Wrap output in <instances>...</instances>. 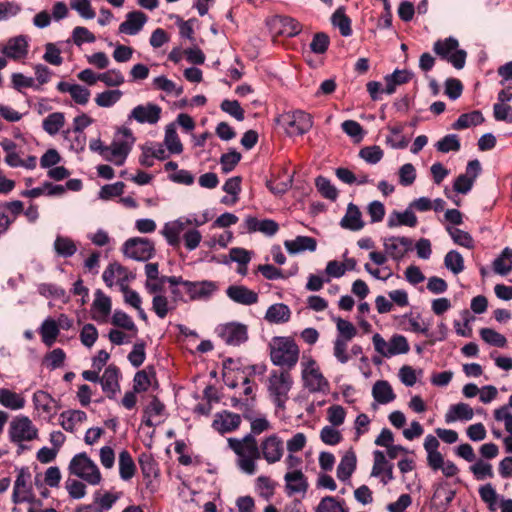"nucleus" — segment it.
I'll return each instance as SVG.
<instances>
[{"label":"nucleus","instance_id":"nucleus-5","mask_svg":"<svg viewBox=\"0 0 512 512\" xmlns=\"http://www.w3.org/2000/svg\"><path fill=\"white\" fill-rule=\"evenodd\" d=\"M68 469L70 474L91 486H97L102 481L99 467L85 452L74 455Z\"/></svg>","mask_w":512,"mask_h":512},{"label":"nucleus","instance_id":"nucleus-55","mask_svg":"<svg viewBox=\"0 0 512 512\" xmlns=\"http://www.w3.org/2000/svg\"><path fill=\"white\" fill-rule=\"evenodd\" d=\"M333 320L338 332L336 339L351 341L357 335V328L350 321L341 317H334Z\"/></svg>","mask_w":512,"mask_h":512},{"label":"nucleus","instance_id":"nucleus-40","mask_svg":"<svg viewBox=\"0 0 512 512\" xmlns=\"http://www.w3.org/2000/svg\"><path fill=\"white\" fill-rule=\"evenodd\" d=\"M372 396L378 404H388L395 400L396 395L390 383L386 380H378L372 387Z\"/></svg>","mask_w":512,"mask_h":512},{"label":"nucleus","instance_id":"nucleus-4","mask_svg":"<svg viewBox=\"0 0 512 512\" xmlns=\"http://www.w3.org/2000/svg\"><path fill=\"white\" fill-rule=\"evenodd\" d=\"M135 143V137L128 127H121L115 133V136L107 149L104 150V160L113 163L116 166H122L130 154Z\"/></svg>","mask_w":512,"mask_h":512},{"label":"nucleus","instance_id":"nucleus-58","mask_svg":"<svg viewBox=\"0 0 512 512\" xmlns=\"http://www.w3.org/2000/svg\"><path fill=\"white\" fill-rule=\"evenodd\" d=\"M315 186L319 193L326 199L335 201L338 197V190L337 188L332 184V182L324 177V176H318L315 179Z\"/></svg>","mask_w":512,"mask_h":512},{"label":"nucleus","instance_id":"nucleus-12","mask_svg":"<svg viewBox=\"0 0 512 512\" xmlns=\"http://www.w3.org/2000/svg\"><path fill=\"white\" fill-rule=\"evenodd\" d=\"M122 252L124 256L135 261H148L155 254V246L147 238L133 237L124 242Z\"/></svg>","mask_w":512,"mask_h":512},{"label":"nucleus","instance_id":"nucleus-39","mask_svg":"<svg viewBox=\"0 0 512 512\" xmlns=\"http://www.w3.org/2000/svg\"><path fill=\"white\" fill-rule=\"evenodd\" d=\"M291 310L284 303H275L268 307L265 320L272 324H283L290 320Z\"/></svg>","mask_w":512,"mask_h":512},{"label":"nucleus","instance_id":"nucleus-10","mask_svg":"<svg viewBox=\"0 0 512 512\" xmlns=\"http://www.w3.org/2000/svg\"><path fill=\"white\" fill-rule=\"evenodd\" d=\"M301 365L303 385L308 391L325 393L329 390V382L321 373L314 359L303 360Z\"/></svg>","mask_w":512,"mask_h":512},{"label":"nucleus","instance_id":"nucleus-17","mask_svg":"<svg viewBox=\"0 0 512 512\" xmlns=\"http://www.w3.org/2000/svg\"><path fill=\"white\" fill-rule=\"evenodd\" d=\"M134 277L132 272L117 262L109 264L102 275L103 281L108 287L118 284L120 289L127 287Z\"/></svg>","mask_w":512,"mask_h":512},{"label":"nucleus","instance_id":"nucleus-34","mask_svg":"<svg viewBox=\"0 0 512 512\" xmlns=\"http://www.w3.org/2000/svg\"><path fill=\"white\" fill-rule=\"evenodd\" d=\"M418 223L417 216L412 208L408 206L404 211H392L387 220L389 228H396L400 226L415 227Z\"/></svg>","mask_w":512,"mask_h":512},{"label":"nucleus","instance_id":"nucleus-37","mask_svg":"<svg viewBox=\"0 0 512 512\" xmlns=\"http://www.w3.org/2000/svg\"><path fill=\"white\" fill-rule=\"evenodd\" d=\"M284 246L289 254L295 255L304 251L314 252L317 242L310 236H297L295 239L285 240Z\"/></svg>","mask_w":512,"mask_h":512},{"label":"nucleus","instance_id":"nucleus-18","mask_svg":"<svg viewBox=\"0 0 512 512\" xmlns=\"http://www.w3.org/2000/svg\"><path fill=\"white\" fill-rule=\"evenodd\" d=\"M259 450L260 457L262 456L268 464H275L283 457L284 443L278 435L272 434L263 439Z\"/></svg>","mask_w":512,"mask_h":512},{"label":"nucleus","instance_id":"nucleus-62","mask_svg":"<svg viewBox=\"0 0 512 512\" xmlns=\"http://www.w3.org/2000/svg\"><path fill=\"white\" fill-rule=\"evenodd\" d=\"M111 323L116 327H120L132 332H137V327L132 318L122 310L114 311Z\"/></svg>","mask_w":512,"mask_h":512},{"label":"nucleus","instance_id":"nucleus-54","mask_svg":"<svg viewBox=\"0 0 512 512\" xmlns=\"http://www.w3.org/2000/svg\"><path fill=\"white\" fill-rule=\"evenodd\" d=\"M123 96V92L119 89L105 90L95 96V103L102 108L113 107Z\"/></svg>","mask_w":512,"mask_h":512},{"label":"nucleus","instance_id":"nucleus-26","mask_svg":"<svg viewBox=\"0 0 512 512\" xmlns=\"http://www.w3.org/2000/svg\"><path fill=\"white\" fill-rule=\"evenodd\" d=\"M28 39L24 35L12 37L1 48L2 54L13 60L25 58L28 54Z\"/></svg>","mask_w":512,"mask_h":512},{"label":"nucleus","instance_id":"nucleus-52","mask_svg":"<svg viewBox=\"0 0 512 512\" xmlns=\"http://www.w3.org/2000/svg\"><path fill=\"white\" fill-rule=\"evenodd\" d=\"M444 266L454 275H458L465 269L464 258L457 250H450L444 257Z\"/></svg>","mask_w":512,"mask_h":512},{"label":"nucleus","instance_id":"nucleus-50","mask_svg":"<svg viewBox=\"0 0 512 512\" xmlns=\"http://www.w3.org/2000/svg\"><path fill=\"white\" fill-rule=\"evenodd\" d=\"M484 122V117L480 111H472L464 113L453 123L452 127L455 130H462L471 126H477Z\"/></svg>","mask_w":512,"mask_h":512},{"label":"nucleus","instance_id":"nucleus-42","mask_svg":"<svg viewBox=\"0 0 512 512\" xmlns=\"http://www.w3.org/2000/svg\"><path fill=\"white\" fill-rule=\"evenodd\" d=\"M56 324L57 322L54 318L47 317L43 320L38 329L42 342L48 347H51L56 342L60 333Z\"/></svg>","mask_w":512,"mask_h":512},{"label":"nucleus","instance_id":"nucleus-49","mask_svg":"<svg viewBox=\"0 0 512 512\" xmlns=\"http://www.w3.org/2000/svg\"><path fill=\"white\" fill-rule=\"evenodd\" d=\"M65 125V116L62 112H53L43 119L42 128L50 136L58 134Z\"/></svg>","mask_w":512,"mask_h":512},{"label":"nucleus","instance_id":"nucleus-8","mask_svg":"<svg viewBox=\"0 0 512 512\" xmlns=\"http://www.w3.org/2000/svg\"><path fill=\"white\" fill-rule=\"evenodd\" d=\"M285 133L290 136H302L313 126L312 116L300 109L289 111L281 116Z\"/></svg>","mask_w":512,"mask_h":512},{"label":"nucleus","instance_id":"nucleus-27","mask_svg":"<svg viewBox=\"0 0 512 512\" xmlns=\"http://www.w3.org/2000/svg\"><path fill=\"white\" fill-rule=\"evenodd\" d=\"M244 227L248 233L260 232L266 236H274L278 230L279 225L272 219H257L253 216H247L244 220Z\"/></svg>","mask_w":512,"mask_h":512},{"label":"nucleus","instance_id":"nucleus-36","mask_svg":"<svg viewBox=\"0 0 512 512\" xmlns=\"http://www.w3.org/2000/svg\"><path fill=\"white\" fill-rule=\"evenodd\" d=\"M340 226L350 231H359L364 227L362 213L358 206L349 203L345 215L340 221Z\"/></svg>","mask_w":512,"mask_h":512},{"label":"nucleus","instance_id":"nucleus-11","mask_svg":"<svg viewBox=\"0 0 512 512\" xmlns=\"http://www.w3.org/2000/svg\"><path fill=\"white\" fill-rule=\"evenodd\" d=\"M375 350L386 358L395 355L406 354L409 352V343L403 335H393L389 341H386L380 334L376 333L372 338Z\"/></svg>","mask_w":512,"mask_h":512},{"label":"nucleus","instance_id":"nucleus-30","mask_svg":"<svg viewBox=\"0 0 512 512\" xmlns=\"http://www.w3.org/2000/svg\"><path fill=\"white\" fill-rule=\"evenodd\" d=\"M148 18L141 11H132L126 14L125 21L119 25V33L137 35L146 24Z\"/></svg>","mask_w":512,"mask_h":512},{"label":"nucleus","instance_id":"nucleus-64","mask_svg":"<svg viewBox=\"0 0 512 512\" xmlns=\"http://www.w3.org/2000/svg\"><path fill=\"white\" fill-rule=\"evenodd\" d=\"M256 490L260 497L269 500L275 490V483L267 476H259L256 479Z\"/></svg>","mask_w":512,"mask_h":512},{"label":"nucleus","instance_id":"nucleus-61","mask_svg":"<svg viewBox=\"0 0 512 512\" xmlns=\"http://www.w3.org/2000/svg\"><path fill=\"white\" fill-rule=\"evenodd\" d=\"M332 23L339 28L342 36L349 37L352 34L351 20L341 9L336 10L332 15Z\"/></svg>","mask_w":512,"mask_h":512},{"label":"nucleus","instance_id":"nucleus-28","mask_svg":"<svg viewBox=\"0 0 512 512\" xmlns=\"http://www.w3.org/2000/svg\"><path fill=\"white\" fill-rule=\"evenodd\" d=\"M119 377V369L114 365L108 366L100 377L102 390L110 399H115L120 390Z\"/></svg>","mask_w":512,"mask_h":512},{"label":"nucleus","instance_id":"nucleus-35","mask_svg":"<svg viewBox=\"0 0 512 512\" xmlns=\"http://www.w3.org/2000/svg\"><path fill=\"white\" fill-rule=\"evenodd\" d=\"M87 420V414L82 410H66L59 415V424L67 431L73 433L78 426Z\"/></svg>","mask_w":512,"mask_h":512},{"label":"nucleus","instance_id":"nucleus-38","mask_svg":"<svg viewBox=\"0 0 512 512\" xmlns=\"http://www.w3.org/2000/svg\"><path fill=\"white\" fill-rule=\"evenodd\" d=\"M165 406L157 398L153 397L149 404L144 409V420L146 426L153 427L159 424L164 415Z\"/></svg>","mask_w":512,"mask_h":512},{"label":"nucleus","instance_id":"nucleus-13","mask_svg":"<svg viewBox=\"0 0 512 512\" xmlns=\"http://www.w3.org/2000/svg\"><path fill=\"white\" fill-rule=\"evenodd\" d=\"M34 499L33 489L31 485V473L27 467H21L17 471L14 482L12 502L20 504L24 502H32Z\"/></svg>","mask_w":512,"mask_h":512},{"label":"nucleus","instance_id":"nucleus-9","mask_svg":"<svg viewBox=\"0 0 512 512\" xmlns=\"http://www.w3.org/2000/svg\"><path fill=\"white\" fill-rule=\"evenodd\" d=\"M186 225L199 227L202 226L203 223L201 217L193 213L164 224L161 234L169 246L176 247L180 244L181 233L184 231Z\"/></svg>","mask_w":512,"mask_h":512},{"label":"nucleus","instance_id":"nucleus-29","mask_svg":"<svg viewBox=\"0 0 512 512\" xmlns=\"http://www.w3.org/2000/svg\"><path fill=\"white\" fill-rule=\"evenodd\" d=\"M226 295L233 302L245 306L258 302V294L244 285H230L226 289Z\"/></svg>","mask_w":512,"mask_h":512},{"label":"nucleus","instance_id":"nucleus-53","mask_svg":"<svg viewBox=\"0 0 512 512\" xmlns=\"http://www.w3.org/2000/svg\"><path fill=\"white\" fill-rule=\"evenodd\" d=\"M279 33L286 37H294L302 31V25L296 19L282 16L278 19Z\"/></svg>","mask_w":512,"mask_h":512},{"label":"nucleus","instance_id":"nucleus-16","mask_svg":"<svg viewBox=\"0 0 512 512\" xmlns=\"http://www.w3.org/2000/svg\"><path fill=\"white\" fill-rule=\"evenodd\" d=\"M23 212V202L20 200L0 203V238L8 233L13 223Z\"/></svg>","mask_w":512,"mask_h":512},{"label":"nucleus","instance_id":"nucleus-7","mask_svg":"<svg viewBox=\"0 0 512 512\" xmlns=\"http://www.w3.org/2000/svg\"><path fill=\"white\" fill-rule=\"evenodd\" d=\"M228 447L236 455V465L238 469L247 475H254L257 472V460L260 459L259 448L243 446L237 441V438L227 439Z\"/></svg>","mask_w":512,"mask_h":512},{"label":"nucleus","instance_id":"nucleus-25","mask_svg":"<svg viewBox=\"0 0 512 512\" xmlns=\"http://www.w3.org/2000/svg\"><path fill=\"white\" fill-rule=\"evenodd\" d=\"M455 497V490H453L449 483L441 481L434 485V493L432 496V506L438 512H445L450 503Z\"/></svg>","mask_w":512,"mask_h":512},{"label":"nucleus","instance_id":"nucleus-33","mask_svg":"<svg viewBox=\"0 0 512 512\" xmlns=\"http://www.w3.org/2000/svg\"><path fill=\"white\" fill-rule=\"evenodd\" d=\"M474 417L473 408L464 402H459L449 406L445 414V422L447 424L454 423L457 421H470Z\"/></svg>","mask_w":512,"mask_h":512},{"label":"nucleus","instance_id":"nucleus-6","mask_svg":"<svg viewBox=\"0 0 512 512\" xmlns=\"http://www.w3.org/2000/svg\"><path fill=\"white\" fill-rule=\"evenodd\" d=\"M434 53L441 59L446 60L455 69H462L465 66L467 52L459 48V42L456 38L450 36L445 39L437 40L433 45Z\"/></svg>","mask_w":512,"mask_h":512},{"label":"nucleus","instance_id":"nucleus-57","mask_svg":"<svg viewBox=\"0 0 512 512\" xmlns=\"http://www.w3.org/2000/svg\"><path fill=\"white\" fill-rule=\"evenodd\" d=\"M121 496V492H105L102 495L96 493L94 496V503L98 509H101L102 512H106L114 506Z\"/></svg>","mask_w":512,"mask_h":512},{"label":"nucleus","instance_id":"nucleus-3","mask_svg":"<svg viewBox=\"0 0 512 512\" xmlns=\"http://www.w3.org/2000/svg\"><path fill=\"white\" fill-rule=\"evenodd\" d=\"M38 437L39 430L28 416L18 415L10 421L8 439L17 447L18 454L29 448L26 443L32 442Z\"/></svg>","mask_w":512,"mask_h":512},{"label":"nucleus","instance_id":"nucleus-59","mask_svg":"<svg viewBox=\"0 0 512 512\" xmlns=\"http://www.w3.org/2000/svg\"><path fill=\"white\" fill-rule=\"evenodd\" d=\"M480 337L484 342L495 347L504 348L507 345L506 337L491 328H482Z\"/></svg>","mask_w":512,"mask_h":512},{"label":"nucleus","instance_id":"nucleus-47","mask_svg":"<svg viewBox=\"0 0 512 512\" xmlns=\"http://www.w3.org/2000/svg\"><path fill=\"white\" fill-rule=\"evenodd\" d=\"M315 512H349V509L343 499L334 496H325L315 507Z\"/></svg>","mask_w":512,"mask_h":512},{"label":"nucleus","instance_id":"nucleus-32","mask_svg":"<svg viewBox=\"0 0 512 512\" xmlns=\"http://www.w3.org/2000/svg\"><path fill=\"white\" fill-rule=\"evenodd\" d=\"M57 90L61 93H69L73 101L82 106H85L89 102L91 95L88 88L65 81H61L57 84Z\"/></svg>","mask_w":512,"mask_h":512},{"label":"nucleus","instance_id":"nucleus-44","mask_svg":"<svg viewBox=\"0 0 512 512\" xmlns=\"http://www.w3.org/2000/svg\"><path fill=\"white\" fill-rule=\"evenodd\" d=\"M119 476L123 481L131 480L136 472L135 462L127 450H122L118 456Z\"/></svg>","mask_w":512,"mask_h":512},{"label":"nucleus","instance_id":"nucleus-19","mask_svg":"<svg viewBox=\"0 0 512 512\" xmlns=\"http://www.w3.org/2000/svg\"><path fill=\"white\" fill-rule=\"evenodd\" d=\"M162 109L154 103L137 105L128 115V121L135 120L140 124L155 125L161 118Z\"/></svg>","mask_w":512,"mask_h":512},{"label":"nucleus","instance_id":"nucleus-1","mask_svg":"<svg viewBox=\"0 0 512 512\" xmlns=\"http://www.w3.org/2000/svg\"><path fill=\"white\" fill-rule=\"evenodd\" d=\"M293 384L290 370L273 369L269 372L266 379L267 393L278 410H285Z\"/></svg>","mask_w":512,"mask_h":512},{"label":"nucleus","instance_id":"nucleus-2","mask_svg":"<svg viewBox=\"0 0 512 512\" xmlns=\"http://www.w3.org/2000/svg\"><path fill=\"white\" fill-rule=\"evenodd\" d=\"M300 350L291 337L275 336L269 343L271 362L279 369L291 370L299 360Z\"/></svg>","mask_w":512,"mask_h":512},{"label":"nucleus","instance_id":"nucleus-15","mask_svg":"<svg viewBox=\"0 0 512 512\" xmlns=\"http://www.w3.org/2000/svg\"><path fill=\"white\" fill-rule=\"evenodd\" d=\"M384 251L389 258L396 262L403 260L405 255L412 250L413 241L405 236H389L383 238Z\"/></svg>","mask_w":512,"mask_h":512},{"label":"nucleus","instance_id":"nucleus-31","mask_svg":"<svg viewBox=\"0 0 512 512\" xmlns=\"http://www.w3.org/2000/svg\"><path fill=\"white\" fill-rule=\"evenodd\" d=\"M111 308L110 297L105 295L101 290H97L91 308L92 318L99 323L106 322L111 313Z\"/></svg>","mask_w":512,"mask_h":512},{"label":"nucleus","instance_id":"nucleus-20","mask_svg":"<svg viewBox=\"0 0 512 512\" xmlns=\"http://www.w3.org/2000/svg\"><path fill=\"white\" fill-rule=\"evenodd\" d=\"M216 290V283L210 280H186L184 283V291L188 295L187 301L207 300L216 292Z\"/></svg>","mask_w":512,"mask_h":512},{"label":"nucleus","instance_id":"nucleus-60","mask_svg":"<svg viewBox=\"0 0 512 512\" xmlns=\"http://www.w3.org/2000/svg\"><path fill=\"white\" fill-rule=\"evenodd\" d=\"M447 232L457 245L463 246L467 249H472L474 247V240L468 232L455 227H447Z\"/></svg>","mask_w":512,"mask_h":512},{"label":"nucleus","instance_id":"nucleus-14","mask_svg":"<svg viewBox=\"0 0 512 512\" xmlns=\"http://www.w3.org/2000/svg\"><path fill=\"white\" fill-rule=\"evenodd\" d=\"M216 333L229 346H239L248 340L247 326L238 322L221 324L217 326Z\"/></svg>","mask_w":512,"mask_h":512},{"label":"nucleus","instance_id":"nucleus-43","mask_svg":"<svg viewBox=\"0 0 512 512\" xmlns=\"http://www.w3.org/2000/svg\"><path fill=\"white\" fill-rule=\"evenodd\" d=\"M356 463L355 453L352 451L346 452L337 466V478L342 482L348 481L356 469Z\"/></svg>","mask_w":512,"mask_h":512},{"label":"nucleus","instance_id":"nucleus-41","mask_svg":"<svg viewBox=\"0 0 512 512\" xmlns=\"http://www.w3.org/2000/svg\"><path fill=\"white\" fill-rule=\"evenodd\" d=\"M0 404L12 411L21 410L26 405L24 396L7 388L0 389Z\"/></svg>","mask_w":512,"mask_h":512},{"label":"nucleus","instance_id":"nucleus-23","mask_svg":"<svg viewBox=\"0 0 512 512\" xmlns=\"http://www.w3.org/2000/svg\"><path fill=\"white\" fill-rule=\"evenodd\" d=\"M241 422L242 418L239 414L223 410L215 414L212 427L215 431L224 435L236 431Z\"/></svg>","mask_w":512,"mask_h":512},{"label":"nucleus","instance_id":"nucleus-51","mask_svg":"<svg viewBox=\"0 0 512 512\" xmlns=\"http://www.w3.org/2000/svg\"><path fill=\"white\" fill-rule=\"evenodd\" d=\"M390 134L386 137V143L393 149H404L408 145V139L403 135L402 124L388 127Z\"/></svg>","mask_w":512,"mask_h":512},{"label":"nucleus","instance_id":"nucleus-46","mask_svg":"<svg viewBox=\"0 0 512 512\" xmlns=\"http://www.w3.org/2000/svg\"><path fill=\"white\" fill-rule=\"evenodd\" d=\"M164 145L170 154L183 152V145L177 134L175 123H170L165 127Z\"/></svg>","mask_w":512,"mask_h":512},{"label":"nucleus","instance_id":"nucleus-24","mask_svg":"<svg viewBox=\"0 0 512 512\" xmlns=\"http://www.w3.org/2000/svg\"><path fill=\"white\" fill-rule=\"evenodd\" d=\"M373 458L371 476L379 478L383 485H387L394 479L393 464L387 461L384 452L380 450L373 452Z\"/></svg>","mask_w":512,"mask_h":512},{"label":"nucleus","instance_id":"nucleus-22","mask_svg":"<svg viewBox=\"0 0 512 512\" xmlns=\"http://www.w3.org/2000/svg\"><path fill=\"white\" fill-rule=\"evenodd\" d=\"M285 493L287 496L306 495L309 489V482L302 470L287 471L284 475Z\"/></svg>","mask_w":512,"mask_h":512},{"label":"nucleus","instance_id":"nucleus-63","mask_svg":"<svg viewBox=\"0 0 512 512\" xmlns=\"http://www.w3.org/2000/svg\"><path fill=\"white\" fill-rule=\"evenodd\" d=\"M99 81L103 82L107 87H118L125 82V77L118 69H109L100 73Z\"/></svg>","mask_w":512,"mask_h":512},{"label":"nucleus","instance_id":"nucleus-45","mask_svg":"<svg viewBox=\"0 0 512 512\" xmlns=\"http://www.w3.org/2000/svg\"><path fill=\"white\" fill-rule=\"evenodd\" d=\"M53 248L55 253L63 258H70L77 252V245L76 243L67 236L57 235Z\"/></svg>","mask_w":512,"mask_h":512},{"label":"nucleus","instance_id":"nucleus-56","mask_svg":"<svg viewBox=\"0 0 512 512\" xmlns=\"http://www.w3.org/2000/svg\"><path fill=\"white\" fill-rule=\"evenodd\" d=\"M175 309L168 298L163 294H156L152 299V310L160 319H164L168 313Z\"/></svg>","mask_w":512,"mask_h":512},{"label":"nucleus","instance_id":"nucleus-21","mask_svg":"<svg viewBox=\"0 0 512 512\" xmlns=\"http://www.w3.org/2000/svg\"><path fill=\"white\" fill-rule=\"evenodd\" d=\"M32 402L37 415L50 421L56 414V400L46 391L37 390L32 396Z\"/></svg>","mask_w":512,"mask_h":512},{"label":"nucleus","instance_id":"nucleus-48","mask_svg":"<svg viewBox=\"0 0 512 512\" xmlns=\"http://www.w3.org/2000/svg\"><path fill=\"white\" fill-rule=\"evenodd\" d=\"M493 270L495 273L506 276L512 271V249L505 247L500 255L493 261Z\"/></svg>","mask_w":512,"mask_h":512}]
</instances>
